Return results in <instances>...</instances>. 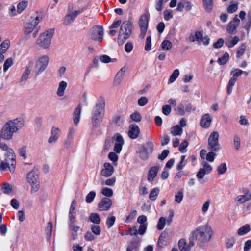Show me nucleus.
I'll list each match as a JSON object with an SVG mask.
<instances>
[{"mask_svg":"<svg viewBox=\"0 0 251 251\" xmlns=\"http://www.w3.org/2000/svg\"><path fill=\"white\" fill-rule=\"evenodd\" d=\"M89 220L93 224H99L100 223V215L97 213H92L89 216Z\"/></svg>","mask_w":251,"mask_h":251,"instance_id":"38","label":"nucleus"},{"mask_svg":"<svg viewBox=\"0 0 251 251\" xmlns=\"http://www.w3.org/2000/svg\"><path fill=\"white\" fill-rule=\"evenodd\" d=\"M153 148V143L150 141L143 146L139 152L140 158L143 160H147L152 153Z\"/></svg>","mask_w":251,"mask_h":251,"instance_id":"14","label":"nucleus"},{"mask_svg":"<svg viewBox=\"0 0 251 251\" xmlns=\"http://www.w3.org/2000/svg\"><path fill=\"white\" fill-rule=\"evenodd\" d=\"M139 242L136 240H133L128 245L126 251H139Z\"/></svg>","mask_w":251,"mask_h":251,"instance_id":"33","label":"nucleus"},{"mask_svg":"<svg viewBox=\"0 0 251 251\" xmlns=\"http://www.w3.org/2000/svg\"><path fill=\"white\" fill-rule=\"evenodd\" d=\"M161 48L164 50H169L172 47V43L169 40H164L161 44Z\"/></svg>","mask_w":251,"mask_h":251,"instance_id":"50","label":"nucleus"},{"mask_svg":"<svg viewBox=\"0 0 251 251\" xmlns=\"http://www.w3.org/2000/svg\"><path fill=\"white\" fill-rule=\"evenodd\" d=\"M229 54L227 53H225L223 56L219 58L218 60V62L220 65L225 64L228 60Z\"/></svg>","mask_w":251,"mask_h":251,"instance_id":"61","label":"nucleus"},{"mask_svg":"<svg viewBox=\"0 0 251 251\" xmlns=\"http://www.w3.org/2000/svg\"><path fill=\"white\" fill-rule=\"evenodd\" d=\"M195 245L192 240H190L188 243H187L186 240L181 239L178 242V248L180 251H189L190 249Z\"/></svg>","mask_w":251,"mask_h":251,"instance_id":"20","label":"nucleus"},{"mask_svg":"<svg viewBox=\"0 0 251 251\" xmlns=\"http://www.w3.org/2000/svg\"><path fill=\"white\" fill-rule=\"evenodd\" d=\"M202 168H201L198 172L196 176L200 183H202L201 179L204 176L210 174L212 171V166L206 161L201 162Z\"/></svg>","mask_w":251,"mask_h":251,"instance_id":"13","label":"nucleus"},{"mask_svg":"<svg viewBox=\"0 0 251 251\" xmlns=\"http://www.w3.org/2000/svg\"><path fill=\"white\" fill-rule=\"evenodd\" d=\"M28 5V1L26 0H23L20 2L17 7V12L18 14L21 13L23 10L25 9Z\"/></svg>","mask_w":251,"mask_h":251,"instance_id":"39","label":"nucleus"},{"mask_svg":"<svg viewBox=\"0 0 251 251\" xmlns=\"http://www.w3.org/2000/svg\"><path fill=\"white\" fill-rule=\"evenodd\" d=\"M2 192L6 194H10L13 192V186L7 182L3 183L1 188Z\"/></svg>","mask_w":251,"mask_h":251,"instance_id":"35","label":"nucleus"},{"mask_svg":"<svg viewBox=\"0 0 251 251\" xmlns=\"http://www.w3.org/2000/svg\"><path fill=\"white\" fill-rule=\"evenodd\" d=\"M54 33V30L52 28L41 33L36 40V44L44 49H49Z\"/></svg>","mask_w":251,"mask_h":251,"instance_id":"5","label":"nucleus"},{"mask_svg":"<svg viewBox=\"0 0 251 251\" xmlns=\"http://www.w3.org/2000/svg\"><path fill=\"white\" fill-rule=\"evenodd\" d=\"M11 160L8 158V161H6V162H1L0 164V169L3 171H5L7 168L9 169V166H11Z\"/></svg>","mask_w":251,"mask_h":251,"instance_id":"57","label":"nucleus"},{"mask_svg":"<svg viewBox=\"0 0 251 251\" xmlns=\"http://www.w3.org/2000/svg\"><path fill=\"white\" fill-rule=\"evenodd\" d=\"M137 211L136 210L133 209L132 210L128 216H127L126 219V222L128 223L132 220L136 215Z\"/></svg>","mask_w":251,"mask_h":251,"instance_id":"64","label":"nucleus"},{"mask_svg":"<svg viewBox=\"0 0 251 251\" xmlns=\"http://www.w3.org/2000/svg\"><path fill=\"white\" fill-rule=\"evenodd\" d=\"M184 197L183 193L182 191L177 192L175 196V201L177 203H180Z\"/></svg>","mask_w":251,"mask_h":251,"instance_id":"49","label":"nucleus"},{"mask_svg":"<svg viewBox=\"0 0 251 251\" xmlns=\"http://www.w3.org/2000/svg\"><path fill=\"white\" fill-rule=\"evenodd\" d=\"M204 8L207 12H210L213 8V0H203Z\"/></svg>","mask_w":251,"mask_h":251,"instance_id":"42","label":"nucleus"},{"mask_svg":"<svg viewBox=\"0 0 251 251\" xmlns=\"http://www.w3.org/2000/svg\"><path fill=\"white\" fill-rule=\"evenodd\" d=\"M125 71L126 68L123 67L117 73L113 81L114 86H117L121 84L125 74Z\"/></svg>","mask_w":251,"mask_h":251,"instance_id":"23","label":"nucleus"},{"mask_svg":"<svg viewBox=\"0 0 251 251\" xmlns=\"http://www.w3.org/2000/svg\"><path fill=\"white\" fill-rule=\"evenodd\" d=\"M179 75V71L178 69H175L169 78V82L170 83H172L174 82L176 79L178 77Z\"/></svg>","mask_w":251,"mask_h":251,"instance_id":"51","label":"nucleus"},{"mask_svg":"<svg viewBox=\"0 0 251 251\" xmlns=\"http://www.w3.org/2000/svg\"><path fill=\"white\" fill-rule=\"evenodd\" d=\"M61 133V130L57 127L53 126L51 130V135L49 138L48 142L49 144L55 143L58 140Z\"/></svg>","mask_w":251,"mask_h":251,"instance_id":"18","label":"nucleus"},{"mask_svg":"<svg viewBox=\"0 0 251 251\" xmlns=\"http://www.w3.org/2000/svg\"><path fill=\"white\" fill-rule=\"evenodd\" d=\"M246 47L245 44H243L238 48L237 51V57L240 58L245 53Z\"/></svg>","mask_w":251,"mask_h":251,"instance_id":"55","label":"nucleus"},{"mask_svg":"<svg viewBox=\"0 0 251 251\" xmlns=\"http://www.w3.org/2000/svg\"><path fill=\"white\" fill-rule=\"evenodd\" d=\"M133 30L132 22L125 21L122 23L118 36V43L119 45H123L130 37Z\"/></svg>","mask_w":251,"mask_h":251,"instance_id":"4","label":"nucleus"},{"mask_svg":"<svg viewBox=\"0 0 251 251\" xmlns=\"http://www.w3.org/2000/svg\"><path fill=\"white\" fill-rule=\"evenodd\" d=\"M159 193V189L158 188L152 189L149 194V199L151 201H155Z\"/></svg>","mask_w":251,"mask_h":251,"instance_id":"44","label":"nucleus"},{"mask_svg":"<svg viewBox=\"0 0 251 251\" xmlns=\"http://www.w3.org/2000/svg\"><path fill=\"white\" fill-rule=\"evenodd\" d=\"M33 63L32 61H30L26 66V68L24 72L23 73L22 77H21V81H26L30 74Z\"/></svg>","mask_w":251,"mask_h":251,"instance_id":"29","label":"nucleus"},{"mask_svg":"<svg viewBox=\"0 0 251 251\" xmlns=\"http://www.w3.org/2000/svg\"><path fill=\"white\" fill-rule=\"evenodd\" d=\"M148 23L149 16L147 14H144L140 17L138 25L140 29L139 37L141 39H143L146 35L148 27Z\"/></svg>","mask_w":251,"mask_h":251,"instance_id":"15","label":"nucleus"},{"mask_svg":"<svg viewBox=\"0 0 251 251\" xmlns=\"http://www.w3.org/2000/svg\"><path fill=\"white\" fill-rule=\"evenodd\" d=\"M213 234L212 228L205 225L199 227L192 232V238L201 243L208 242L211 238Z\"/></svg>","mask_w":251,"mask_h":251,"instance_id":"3","label":"nucleus"},{"mask_svg":"<svg viewBox=\"0 0 251 251\" xmlns=\"http://www.w3.org/2000/svg\"><path fill=\"white\" fill-rule=\"evenodd\" d=\"M159 170L158 166H153L150 168L148 173V180L149 182L153 181V179L156 177L157 173Z\"/></svg>","mask_w":251,"mask_h":251,"instance_id":"28","label":"nucleus"},{"mask_svg":"<svg viewBox=\"0 0 251 251\" xmlns=\"http://www.w3.org/2000/svg\"><path fill=\"white\" fill-rule=\"evenodd\" d=\"M240 23V20L238 18L237 15H236L234 17L233 20L229 23L227 26V31L230 34H233L235 32L237 27L238 26Z\"/></svg>","mask_w":251,"mask_h":251,"instance_id":"21","label":"nucleus"},{"mask_svg":"<svg viewBox=\"0 0 251 251\" xmlns=\"http://www.w3.org/2000/svg\"><path fill=\"white\" fill-rule=\"evenodd\" d=\"M239 37L235 36L234 37H229L226 39L225 44L228 48H232L239 42Z\"/></svg>","mask_w":251,"mask_h":251,"instance_id":"32","label":"nucleus"},{"mask_svg":"<svg viewBox=\"0 0 251 251\" xmlns=\"http://www.w3.org/2000/svg\"><path fill=\"white\" fill-rule=\"evenodd\" d=\"M239 191L240 194L234 200V203L238 206L243 205L251 200V193L248 189L242 188Z\"/></svg>","mask_w":251,"mask_h":251,"instance_id":"10","label":"nucleus"},{"mask_svg":"<svg viewBox=\"0 0 251 251\" xmlns=\"http://www.w3.org/2000/svg\"><path fill=\"white\" fill-rule=\"evenodd\" d=\"M236 242V238L235 237H229L226 239V246L227 248H231L233 247Z\"/></svg>","mask_w":251,"mask_h":251,"instance_id":"40","label":"nucleus"},{"mask_svg":"<svg viewBox=\"0 0 251 251\" xmlns=\"http://www.w3.org/2000/svg\"><path fill=\"white\" fill-rule=\"evenodd\" d=\"M76 206L77 201L74 200L70 205L68 214V228L73 240L77 239L79 231L82 230L76 224Z\"/></svg>","mask_w":251,"mask_h":251,"instance_id":"1","label":"nucleus"},{"mask_svg":"<svg viewBox=\"0 0 251 251\" xmlns=\"http://www.w3.org/2000/svg\"><path fill=\"white\" fill-rule=\"evenodd\" d=\"M27 180L31 187L30 190L31 193L33 194L36 192L40 187L39 176L37 172L34 170L29 172L27 175Z\"/></svg>","mask_w":251,"mask_h":251,"instance_id":"9","label":"nucleus"},{"mask_svg":"<svg viewBox=\"0 0 251 251\" xmlns=\"http://www.w3.org/2000/svg\"><path fill=\"white\" fill-rule=\"evenodd\" d=\"M219 133L217 131L212 132L208 138V149L211 151H217L220 149L219 143Z\"/></svg>","mask_w":251,"mask_h":251,"instance_id":"11","label":"nucleus"},{"mask_svg":"<svg viewBox=\"0 0 251 251\" xmlns=\"http://www.w3.org/2000/svg\"><path fill=\"white\" fill-rule=\"evenodd\" d=\"M0 149L5 152V161H8V158L11 160V166H9V171L10 172L13 173L15 171L16 164L14 151L3 142H0Z\"/></svg>","mask_w":251,"mask_h":251,"instance_id":"7","label":"nucleus"},{"mask_svg":"<svg viewBox=\"0 0 251 251\" xmlns=\"http://www.w3.org/2000/svg\"><path fill=\"white\" fill-rule=\"evenodd\" d=\"M211 203L210 200H208L202 204L201 210L203 214H205L209 209Z\"/></svg>","mask_w":251,"mask_h":251,"instance_id":"62","label":"nucleus"},{"mask_svg":"<svg viewBox=\"0 0 251 251\" xmlns=\"http://www.w3.org/2000/svg\"><path fill=\"white\" fill-rule=\"evenodd\" d=\"M114 173V168L109 163H105L100 171V175L102 176L108 177L112 176Z\"/></svg>","mask_w":251,"mask_h":251,"instance_id":"19","label":"nucleus"},{"mask_svg":"<svg viewBox=\"0 0 251 251\" xmlns=\"http://www.w3.org/2000/svg\"><path fill=\"white\" fill-rule=\"evenodd\" d=\"M10 42L9 40L6 39L3 41L1 44H0V53H4L6 52L8 49L9 48Z\"/></svg>","mask_w":251,"mask_h":251,"instance_id":"37","label":"nucleus"},{"mask_svg":"<svg viewBox=\"0 0 251 251\" xmlns=\"http://www.w3.org/2000/svg\"><path fill=\"white\" fill-rule=\"evenodd\" d=\"M166 220L164 217H161L159 218L157 225V228L158 230H162L165 225Z\"/></svg>","mask_w":251,"mask_h":251,"instance_id":"54","label":"nucleus"},{"mask_svg":"<svg viewBox=\"0 0 251 251\" xmlns=\"http://www.w3.org/2000/svg\"><path fill=\"white\" fill-rule=\"evenodd\" d=\"M7 123L10 126L14 133L17 132L24 127L25 121L22 117H18L13 120L8 121Z\"/></svg>","mask_w":251,"mask_h":251,"instance_id":"16","label":"nucleus"},{"mask_svg":"<svg viewBox=\"0 0 251 251\" xmlns=\"http://www.w3.org/2000/svg\"><path fill=\"white\" fill-rule=\"evenodd\" d=\"M13 64V59L11 58L7 59L3 65V71L5 72L7 71L8 68L11 67Z\"/></svg>","mask_w":251,"mask_h":251,"instance_id":"56","label":"nucleus"},{"mask_svg":"<svg viewBox=\"0 0 251 251\" xmlns=\"http://www.w3.org/2000/svg\"><path fill=\"white\" fill-rule=\"evenodd\" d=\"M237 79L234 77H232L228 82V84L227 88V93L228 94H230L232 92V87L234 85Z\"/></svg>","mask_w":251,"mask_h":251,"instance_id":"46","label":"nucleus"},{"mask_svg":"<svg viewBox=\"0 0 251 251\" xmlns=\"http://www.w3.org/2000/svg\"><path fill=\"white\" fill-rule=\"evenodd\" d=\"M243 73H246V72L239 69H234L231 71L230 74L232 75V77L236 78V77L240 76Z\"/></svg>","mask_w":251,"mask_h":251,"instance_id":"59","label":"nucleus"},{"mask_svg":"<svg viewBox=\"0 0 251 251\" xmlns=\"http://www.w3.org/2000/svg\"><path fill=\"white\" fill-rule=\"evenodd\" d=\"M101 193L103 195L106 197V198L111 197L113 194L112 189L108 187L102 188L101 189Z\"/></svg>","mask_w":251,"mask_h":251,"instance_id":"47","label":"nucleus"},{"mask_svg":"<svg viewBox=\"0 0 251 251\" xmlns=\"http://www.w3.org/2000/svg\"><path fill=\"white\" fill-rule=\"evenodd\" d=\"M170 132L174 136H180L183 133V129L178 125H176L171 127Z\"/></svg>","mask_w":251,"mask_h":251,"instance_id":"34","label":"nucleus"},{"mask_svg":"<svg viewBox=\"0 0 251 251\" xmlns=\"http://www.w3.org/2000/svg\"><path fill=\"white\" fill-rule=\"evenodd\" d=\"M81 112V106L79 105L75 109L73 114V120L75 125H77L80 121Z\"/></svg>","mask_w":251,"mask_h":251,"instance_id":"30","label":"nucleus"},{"mask_svg":"<svg viewBox=\"0 0 251 251\" xmlns=\"http://www.w3.org/2000/svg\"><path fill=\"white\" fill-rule=\"evenodd\" d=\"M108 158L113 162L114 165H117L118 156L115 152H110L108 154Z\"/></svg>","mask_w":251,"mask_h":251,"instance_id":"53","label":"nucleus"},{"mask_svg":"<svg viewBox=\"0 0 251 251\" xmlns=\"http://www.w3.org/2000/svg\"><path fill=\"white\" fill-rule=\"evenodd\" d=\"M99 224L92 225L91 226V232L96 236H99L100 234L101 230Z\"/></svg>","mask_w":251,"mask_h":251,"instance_id":"43","label":"nucleus"},{"mask_svg":"<svg viewBox=\"0 0 251 251\" xmlns=\"http://www.w3.org/2000/svg\"><path fill=\"white\" fill-rule=\"evenodd\" d=\"M105 100L103 97L98 98L91 112L92 124L95 127H97L102 120L105 112Z\"/></svg>","mask_w":251,"mask_h":251,"instance_id":"2","label":"nucleus"},{"mask_svg":"<svg viewBox=\"0 0 251 251\" xmlns=\"http://www.w3.org/2000/svg\"><path fill=\"white\" fill-rule=\"evenodd\" d=\"M67 86V83L65 81H61L58 85L56 94L59 96L62 97L64 95L65 90Z\"/></svg>","mask_w":251,"mask_h":251,"instance_id":"31","label":"nucleus"},{"mask_svg":"<svg viewBox=\"0 0 251 251\" xmlns=\"http://www.w3.org/2000/svg\"><path fill=\"white\" fill-rule=\"evenodd\" d=\"M192 8V4L191 2L187 0H183L179 2L176 10L178 11L181 12L184 9L187 11H189Z\"/></svg>","mask_w":251,"mask_h":251,"instance_id":"27","label":"nucleus"},{"mask_svg":"<svg viewBox=\"0 0 251 251\" xmlns=\"http://www.w3.org/2000/svg\"><path fill=\"white\" fill-rule=\"evenodd\" d=\"M80 13L79 11H75L72 12H69L65 17L63 20V24L69 25L71 24L76 16Z\"/></svg>","mask_w":251,"mask_h":251,"instance_id":"25","label":"nucleus"},{"mask_svg":"<svg viewBox=\"0 0 251 251\" xmlns=\"http://www.w3.org/2000/svg\"><path fill=\"white\" fill-rule=\"evenodd\" d=\"M89 36L93 40L101 42L103 39V29L99 25H95L90 30Z\"/></svg>","mask_w":251,"mask_h":251,"instance_id":"12","label":"nucleus"},{"mask_svg":"<svg viewBox=\"0 0 251 251\" xmlns=\"http://www.w3.org/2000/svg\"><path fill=\"white\" fill-rule=\"evenodd\" d=\"M112 201L108 198H103L98 204L100 211H107L112 206Z\"/></svg>","mask_w":251,"mask_h":251,"instance_id":"22","label":"nucleus"},{"mask_svg":"<svg viewBox=\"0 0 251 251\" xmlns=\"http://www.w3.org/2000/svg\"><path fill=\"white\" fill-rule=\"evenodd\" d=\"M151 48V36H148L146 40L145 50L146 51H149Z\"/></svg>","mask_w":251,"mask_h":251,"instance_id":"60","label":"nucleus"},{"mask_svg":"<svg viewBox=\"0 0 251 251\" xmlns=\"http://www.w3.org/2000/svg\"><path fill=\"white\" fill-rule=\"evenodd\" d=\"M96 193L94 191L90 192L86 197V202L88 203H91L96 197Z\"/></svg>","mask_w":251,"mask_h":251,"instance_id":"52","label":"nucleus"},{"mask_svg":"<svg viewBox=\"0 0 251 251\" xmlns=\"http://www.w3.org/2000/svg\"><path fill=\"white\" fill-rule=\"evenodd\" d=\"M14 133V131H12L10 126L6 122L0 131V137L4 140H9L12 138Z\"/></svg>","mask_w":251,"mask_h":251,"instance_id":"17","label":"nucleus"},{"mask_svg":"<svg viewBox=\"0 0 251 251\" xmlns=\"http://www.w3.org/2000/svg\"><path fill=\"white\" fill-rule=\"evenodd\" d=\"M212 120V118L210 114H205L201 119L200 126L205 128H208L210 126Z\"/></svg>","mask_w":251,"mask_h":251,"instance_id":"26","label":"nucleus"},{"mask_svg":"<svg viewBox=\"0 0 251 251\" xmlns=\"http://www.w3.org/2000/svg\"><path fill=\"white\" fill-rule=\"evenodd\" d=\"M99 60L103 63L114 62L116 61V59H111L109 56L105 54L100 56Z\"/></svg>","mask_w":251,"mask_h":251,"instance_id":"41","label":"nucleus"},{"mask_svg":"<svg viewBox=\"0 0 251 251\" xmlns=\"http://www.w3.org/2000/svg\"><path fill=\"white\" fill-rule=\"evenodd\" d=\"M41 19V17L40 16L31 17L29 22L25 25L24 31V34L25 35H28L33 32L32 36L34 38L36 37L38 35L39 29L37 28L36 27Z\"/></svg>","mask_w":251,"mask_h":251,"instance_id":"6","label":"nucleus"},{"mask_svg":"<svg viewBox=\"0 0 251 251\" xmlns=\"http://www.w3.org/2000/svg\"><path fill=\"white\" fill-rule=\"evenodd\" d=\"M130 118L136 122H140L142 119V117L138 112H134L130 115Z\"/></svg>","mask_w":251,"mask_h":251,"instance_id":"58","label":"nucleus"},{"mask_svg":"<svg viewBox=\"0 0 251 251\" xmlns=\"http://www.w3.org/2000/svg\"><path fill=\"white\" fill-rule=\"evenodd\" d=\"M18 152L20 156H21L23 159L25 160L27 159V147L26 146H23L19 148Z\"/></svg>","mask_w":251,"mask_h":251,"instance_id":"45","label":"nucleus"},{"mask_svg":"<svg viewBox=\"0 0 251 251\" xmlns=\"http://www.w3.org/2000/svg\"><path fill=\"white\" fill-rule=\"evenodd\" d=\"M116 218L115 216H112L107 219L106 223L108 228H111L115 223Z\"/></svg>","mask_w":251,"mask_h":251,"instance_id":"63","label":"nucleus"},{"mask_svg":"<svg viewBox=\"0 0 251 251\" xmlns=\"http://www.w3.org/2000/svg\"><path fill=\"white\" fill-rule=\"evenodd\" d=\"M49 57L47 55L40 56L36 60L34 71L36 75H40L47 68L49 63Z\"/></svg>","mask_w":251,"mask_h":251,"instance_id":"8","label":"nucleus"},{"mask_svg":"<svg viewBox=\"0 0 251 251\" xmlns=\"http://www.w3.org/2000/svg\"><path fill=\"white\" fill-rule=\"evenodd\" d=\"M140 130L137 125L132 124L129 126L128 135L133 139L137 138L140 134Z\"/></svg>","mask_w":251,"mask_h":251,"instance_id":"24","label":"nucleus"},{"mask_svg":"<svg viewBox=\"0 0 251 251\" xmlns=\"http://www.w3.org/2000/svg\"><path fill=\"white\" fill-rule=\"evenodd\" d=\"M250 230V226L247 224L238 229L237 234L239 236H243L248 233Z\"/></svg>","mask_w":251,"mask_h":251,"instance_id":"36","label":"nucleus"},{"mask_svg":"<svg viewBox=\"0 0 251 251\" xmlns=\"http://www.w3.org/2000/svg\"><path fill=\"white\" fill-rule=\"evenodd\" d=\"M227 170V166L225 163H221L217 168V173L219 175L224 174Z\"/></svg>","mask_w":251,"mask_h":251,"instance_id":"48","label":"nucleus"}]
</instances>
